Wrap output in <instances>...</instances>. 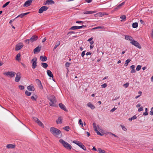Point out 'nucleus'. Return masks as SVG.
<instances>
[{
    "instance_id": "53",
    "label": "nucleus",
    "mask_w": 153,
    "mask_h": 153,
    "mask_svg": "<svg viewBox=\"0 0 153 153\" xmlns=\"http://www.w3.org/2000/svg\"><path fill=\"white\" fill-rule=\"evenodd\" d=\"M75 33V32L73 31H70L68 32L67 34V35H69V34H73V33Z\"/></svg>"
},
{
    "instance_id": "9",
    "label": "nucleus",
    "mask_w": 153,
    "mask_h": 153,
    "mask_svg": "<svg viewBox=\"0 0 153 153\" xmlns=\"http://www.w3.org/2000/svg\"><path fill=\"white\" fill-rule=\"evenodd\" d=\"M48 7L47 6H43L41 7L39 10V13H42L44 11L47 10Z\"/></svg>"
},
{
    "instance_id": "1",
    "label": "nucleus",
    "mask_w": 153,
    "mask_h": 153,
    "mask_svg": "<svg viewBox=\"0 0 153 153\" xmlns=\"http://www.w3.org/2000/svg\"><path fill=\"white\" fill-rule=\"evenodd\" d=\"M50 131L52 134L57 138H60L62 136L61 131L56 128L53 127H51Z\"/></svg>"
},
{
    "instance_id": "42",
    "label": "nucleus",
    "mask_w": 153,
    "mask_h": 153,
    "mask_svg": "<svg viewBox=\"0 0 153 153\" xmlns=\"http://www.w3.org/2000/svg\"><path fill=\"white\" fill-rule=\"evenodd\" d=\"M38 86L40 89L42 90L43 89V87L42 84L41 83H40L39 84H38Z\"/></svg>"
},
{
    "instance_id": "34",
    "label": "nucleus",
    "mask_w": 153,
    "mask_h": 153,
    "mask_svg": "<svg viewBox=\"0 0 153 153\" xmlns=\"http://www.w3.org/2000/svg\"><path fill=\"white\" fill-rule=\"evenodd\" d=\"M132 27L133 28H136L138 26V24L137 22H134L132 24Z\"/></svg>"
},
{
    "instance_id": "32",
    "label": "nucleus",
    "mask_w": 153,
    "mask_h": 153,
    "mask_svg": "<svg viewBox=\"0 0 153 153\" xmlns=\"http://www.w3.org/2000/svg\"><path fill=\"white\" fill-rule=\"evenodd\" d=\"M39 126H41V127H44V126L43 124L39 120H38L36 122Z\"/></svg>"
},
{
    "instance_id": "62",
    "label": "nucleus",
    "mask_w": 153,
    "mask_h": 153,
    "mask_svg": "<svg viewBox=\"0 0 153 153\" xmlns=\"http://www.w3.org/2000/svg\"><path fill=\"white\" fill-rule=\"evenodd\" d=\"M133 120H135L137 118V117L136 115L133 116L132 117H131Z\"/></svg>"
},
{
    "instance_id": "26",
    "label": "nucleus",
    "mask_w": 153,
    "mask_h": 153,
    "mask_svg": "<svg viewBox=\"0 0 153 153\" xmlns=\"http://www.w3.org/2000/svg\"><path fill=\"white\" fill-rule=\"evenodd\" d=\"M48 75L51 77L53 78V75L51 71L50 70H47V71Z\"/></svg>"
},
{
    "instance_id": "37",
    "label": "nucleus",
    "mask_w": 153,
    "mask_h": 153,
    "mask_svg": "<svg viewBox=\"0 0 153 153\" xmlns=\"http://www.w3.org/2000/svg\"><path fill=\"white\" fill-rule=\"evenodd\" d=\"M70 128L68 126H66L63 128V129L66 131H68L69 129H70Z\"/></svg>"
},
{
    "instance_id": "59",
    "label": "nucleus",
    "mask_w": 153,
    "mask_h": 153,
    "mask_svg": "<svg viewBox=\"0 0 153 153\" xmlns=\"http://www.w3.org/2000/svg\"><path fill=\"white\" fill-rule=\"evenodd\" d=\"M76 23H83L84 22L83 21H78L76 22Z\"/></svg>"
},
{
    "instance_id": "49",
    "label": "nucleus",
    "mask_w": 153,
    "mask_h": 153,
    "mask_svg": "<svg viewBox=\"0 0 153 153\" xmlns=\"http://www.w3.org/2000/svg\"><path fill=\"white\" fill-rule=\"evenodd\" d=\"M107 85L106 83H104L101 85V87L103 88H105L107 87Z\"/></svg>"
},
{
    "instance_id": "36",
    "label": "nucleus",
    "mask_w": 153,
    "mask_h": 153,
    "mask_svg": "<svg viewBox=\"0 0 153 153\" xmlns=\"http://www.w3.org/2000/svg\"><path fill=\"white\" fill-rule=\"evenodd\" d=\"M20 56L21 55L19 53L17 54L16 57V59L17 60H19Z\"/></svg>"
},
{
    "instance_id": "60",
    "label": "nucleus",
    "mask_w": 153,
    "mask_h": 153,
    "mask_svg": "<svg viewBox=\"0 0 153 153\" xmlns=\"http://www.w3.org/2000/svg\"><path fill=\"white\" fill-rule=\"evenodd\" d=\"M102 28V27L99 26H98L97 27H94L93 28V29H100V28Z\"/></svg>"
},
{
    "instance_id": "14",
    "label": "nucleus",
    "mask_w": 153,
    "mask_h": 153,
    "mask_svg": "<svg viewBox=\"0 0 153 153\" xmlns=\"http://www.w3.org/2000/svg\"><path fill=\"white\" fill-rule=\"evenodd\" d=\"M59 106L61 109L65 111H67V110L65 106L62 103H60L59 104Z\"/></svg>"
},
{
    "instance_id": "43",
    "label": "nucleus",
    "mask_w": 153,
    "mask_h": 153,
    "mask_svg": "<svg viewBox=\"0 0 153 153\" xmlns=\"http://www.w3.org/2000/svg\"><path fill=\"white\" fill-rule=\"evenodd\" d=\"M30 42V39H26L24 40L25 42L27 44H29Z\"/></svg>"
},
{
    "instance_id": "30",
    "label": "nucleus",
    "mask_w": 153,
    "mask_h": 153,
    "mask_svg": "<svg viewBox=\"0 0 153 153\" xmlns=\"http://www.w3.org/2000/svg\"><path fill=\"white\" fill-rule=\"evenodd\" d=\"M37 96L36 95H34L33 96H32L31 97V99L32 100H34V101H36V99L37 98Z\"/></svg>"
},
{
    "instance_id": "52",
    "label": "nucleus",
    "mask_w": 153,
    "mask_h": 153,
    "mask_svg": "<svg viewBox=\"0 0 153 153\" xmlns=\"http://www.w3.org/2000/svg\"><path fill=\"white\" fill-rule=\"evenodd\" d=\"M143 110V108L142 107H140L138 109V111L140 112Z\"/></svg>"
},
{
    "instance_id": "12",
    "label": "nucleus",
    "mask_w": 153,
    "mask_h": 153,
    "mask_svg": "<svg viewBox=\"0 0 153 153\" xmlns=\"http://www.w3.org/2000/svg\"><path fill=\"white\" fill-rule=\"evenodd\" d=\"M38 39V36L36 35H34L30 39V41L32 43L36 41Z\"/></svg>"
},
{
    "instance_id": "29",
    "label": "nucleus",
    "mask_w": 153,
    "mask_h": 153,
    "mask_svg": "<svg viewBox=\"0 0 153 153\" xmlns=\"http://www.w3.org/2000/svg\"><path fill=\"white\" fill-rule=\"evenodd\" d=\"M42 66L44 68H46L48 67V65L47 63L44 62L41 63Z\"/></svg>"
},
{
    "instance_id": "31",
    "label": "nucleus",
    "mask_w": 153,
    "mask_h": 153,
    "mask_svg": "<svg viewBox=\"0 0 153 153\" xmlns=\"http://www.w3.org/2000/svg\"><path fill=\"white\" fill-rule=\"evenodd\" d=\"M60 41H58L56 43V45L54 47L53 50L57 48V47L60 45Z\"/></svg>"
},
{
    "instance_id": "56",
    "label": "nucleus",
    "mask_w": 153,
    "mask_h": 153,
    "mask_svg": "<svg viewBox=\"0 0 153 153\" xmlns=\"http://www.w3.org/2000/svg\"><path fill=\"white\" fill-rule=\"evenodd\" d=\"M129 85V83H125V84H124V85H123V86H124L125 87V88H127V87H128V86Z\"/></svg>"
},
{
    "instance_id": "3",
    "label": "nucleus",
    "mask_w": 153,
    "mask_h": 153,
    "mask_svg": "<svg viewBox=\"0 0 153 153\" xmlns=\"http://www.w3.org/2000/svg\"><path fill=\"white\" fill-rule=\"evenodd\" d=\"M37 58L36 57H35L32 59L31 62L32 63V68L33 69H34L36 68L37 66Z\"/></svg>"
},
{
    "instance_id": "64",
    "label": "nucleus",
    "mask_w": 153,
    "mask_h": 153,
    "mask_svg": "<svg viewBox=\"0 0 153 153\" xmlns=\"http://www.w3.org/2000/svg\"><path fill=\"white\" fill-rule=\"evenodd\" d=\"M99 13L100 14V17H102V16H103V15H104V13Z\"/></svg>"
},
{
    "instance_id": "16",
    "label": "nucleus",
    "mask_w": 153,
    "mask_h": 153,
    "mask_svg": "<svg viewBox=\"0 0 153 153\" xmlns=\"http://www.w3.org/2000/svg\"><path fill=\"white\" fill-rule=\"evenodd\" d=\"M48 98L50 101L51 100H55V99H56L55 97L53 95H49L48 97Z\"/></svg>"
},
{
    "instance_id": "54",
    "label": "nucleus",
    "mask_w": 153,
    "mask_h": 153,
    "mask_svg": "<svg viewBox=\"0 0 153 153\" xmlns=\"http://www.w3.org/2000/svg\"><path fill=\"white\" fill-rule=\"evenodd\" d=\"M126 16L125 15H123L122 16H120V19H126Z\"/></svg>"
},
{
    "instance_id": "22",
    "label": "nucleus",
    "mask_w": 153,
    "mask_h": 153,
    "mask_svg": "<svg viewBox=\"0 0 153 153\" xmlns=\"http://www.w3.org/2000/svg\"><path fill=\"white\" fill-rule=\"evenodd\" d=\"M16 147L15 145L12 144H8L6 146V147L7 149H13L14 148Z\"/></svg>"
},
{
    "instance_id": "35",
    "label": "nucleus",
    "mask_w": 153,
    "mask_h": 153,
    "mask_svg": "<svg viewBox=\"0 0 153 153\" xmlns=\"http://www.w3.org/2000/svg\"><path fill=\"white\" fill-rule=\"evenodd\" d=\"M79 147H80L82 149L84 150H86V149L85 146H84L82 143L79 146Z\"/></svg>"
},
{
    "instance_id": "57",
    "label": "nucleus",
    "mask_w": 153,
    "mask_h": 153,
    "mask_svg": "<svg viewBox=\"0 0 153 153\" xmlns=\"http://www.w3.org/2000/svg\"><path fill=\"white\" fill-rule=\"evenodd\" d=\"M99 13H96L94 15V16L96 17H100Z\"/></svg>"
},
{
    "instance_id": "46",
    "label": "nucleus",
    "mask_w": 153,
    "mask_h": 153,
    "mask_svg": "<svg viewBox=\"0 0 153 153\" xmlns=\"http://www.w3.org/2000/svg\"><path fill=\"white\" fill-rule=\"evenodd\" d=\"M71 64L69 62H66V63H65V66L66 67H69L70 66V65Z\"/></svg>"
},
{
    "instance_id": "61",
    "label": "nucleus",
    "mask_w": 153,
    "mask_h": 153,
    "mask_svg": "<svg viewBox=\"0 0 153 153\" xmlns=\"http://www.w3.org/2000/svg\"><path fill=\"white\" fill-rule=\"evenodd\" d=\"M116 108H115V107L114 108H113L111 110V112H114V111H115V110H116Z\"/></svg>"
},
{
    "instance_id": "44",
    "label": "nucleus",
    "mask_w": 153,
    "mask_h": 153,
    "mask_svg": "<svg viewBox=\"0 0 153 153\" xmlns=\"http://www.w3.org/2000/svg\"><path fill=\"white\" fill-rule=\"evenodd\" d=\"M19 88L21 90H23L24 89V86L23 85H19Z\"/></svg>"
},
{
    "instance_id": "13",
    "label": "nucleus",
    "mask_w": 153,
    "mask_h": 153,
    "mask_svg": "<svg viewBox=\"0 0 153 153\" xmlns=\"http://www.w3.org/2000/svg\"><path fill=\"white\" fill-rule=\"evenodd\" d=\"M50 102L49 103L50 105L51 106L55 107L56 106V99H55V100H50Z\"/></svg>"
},
{
    "instance_id": "21",
    "label": "nucleus",
    "mask_w": 153,
    "mask_h": 153,
    "mask_svg": "<svg viewBox=\"0 0 153 153\" xmlns=\"http://www.w3.org/2000/svg\"><path fill=\"white\" fill-rule=\"evenodd\" d=\"M41 46L39 47V46H38L35 48L33 50L34 53H35L36 52H39L41 50Z\"/></svg>"
},
{
    "instance_id": "6",
    "label": "nucleus",
    "mask_w": 153,
    "mask_h": 153,
    "mask_svg": "<svg viewBox=\"0 0 153 153\" xmlns=\"http://www.w3.org/2000/svg\"><path fill=\"white\" fill-rule=\"evenodd\" d=\"M130 43L132 45H134L136 47L138 48L139 49L141 48V46L140 45L139 43L137 41L134 40V39L132 41H131Z\"/></svg>"
},
{
    "instance_id": "55",
    "label": "nucleus",
    "mask_w": 153,
    "mask_h": 153,
    "mask_svg": "<svg viewBox=\"0 0 153 153\" xmlns=\"http://www.w3.org/2000/svg\"><path fill=\"white\" fill-rule=\"evenodd\" d=\"M85 51H82L81 53V56L82 57H83L84 55H85Z\"/></svg>"
},
{
    "instance_id": "15",
    "label": "nucleus",
    "mask_w": 153,
    "mask_h": 153,
    "mask_svg": "<svg viewBox=\"0 0 153 153\" xmlns=\"http://www.w3.org/2000/svg\"><path fill=\"white\" fill-rule=\"evenodd\" d=\"M27 89L30 91H34L35 90V88L33 85H31L27 86Z\"/></svg>"
},
{
    "instance_id": "5",
    "label": "nucleus",
    "mask_w": 153,
    "mask_h": 153,
    "mask_svg": "<svg viewBox=\"0 0 153 153\" xmlns=\"http://www.w3.org/2000/svg\"><path fill=\"white\" fill-rule=\"evenodd\" d=\"M96 124L94 123H93V126L94 127V130L96 133H97L98 135H102L101 133L98 131V129L99 130L100 127L99 126L97 125L96 126Z\"/></svg>"
},
{
    "instance_id": "50",
    "label": "nucleus",
    "mask_w": 153,
    "mask_h": 153,
    "mask_svg": "<svg viewBox=\"0 0 153 153\" xmlns=\"http://www.w3.org/2000/svg\"><path fill=\"white\" fill-rule=\"evenodd\" d=\"M79 141L78 140H74L73 141V143L77 145L78 144H79Z\"/></svg>"
},
{
    "instance_id": "45",
    "label": "nucleus",
    "mask_w": 153,
    "mask_h": 153,
    "mask_svg": "<svg viewBox=\"0 0 153 153\" xmlns=\"http://www.w3.org/2000/svg\"><path fill=\"white\" fill-rule=\"evenodd\" d=\"M24 14L23 13H21V14H20V15H18L17 16L16 18V19L19 17H20L21 18H22L23 16H24V15H23Z\"/></svg>"
},
{
    "instance_id": "7",
    "label": "nucleus",
    "mask_w": 153,
    "mask_h": 153,
    "mask_svg": "<svg viewBox=\"0 0 153 153\" xmlns=\"http://www.w3.org/2000/svg\"><path fill=\"white\" fill-rule=\"evenodd\" d=\"M24 45L22 42H19L16 45L15 50L18 51L20 50L23 46Z\"/></svg>"
},
{
    "instance_id": "19",
    "label": "nucleus",
    "mask_w": 153,
    "mask_h": 153,
    "mask_svg": "<svg viewBox=\"0 0 153 153\" xmlns=\"http://www.w3.org/2000/svg\"><path fill=\"white\" fill-rule=\"evenodd\" d=\"M54 3V2L52 0H47L46 1L45 3L44 4L45 5L47 4H53Z\"/></svg>"
},
{
    "instance_id": "33",
    "label": "nucleus",
    "mask_w": 153,
    "mask_h": 153,
    "mask_svg": "<svg viewBox=\"0 0 153 153\" xmlns=\"http://www.w3.org/2000/svg\"><path fill=\"white\" fill-rule=\"evenodd\" d=\"M131 61V59H127L125 62L124 65L125 66H127L128 63Z\"/></svg>"
},
{
    "instance_id": "28",
    "label": "nucleus",
    "mask_w": 153,
    "mask_h": 153,
    "mask_svg": "<svg viewBox=\"0 0 153 153\" xmlns=\"http://www.w3.org/2000/svg\"><path fill=\"white\" fill-rule=\"evenodd\" d=\"M97 151L99 153H105V150L102 149L100 148H98Z\"/></svg>"
},
{
    "instance_id": "40",
    "label": "nucleus",
    "mask_w": 153,
    "mask_h": 153,
    "mask_svg": "<svg viewBox=\"0 0 153 153\" xmlns=\"http://www.w3.org/2000/svg\"><path fill=\"white\" fill-rule=\"evenodd\" d=\"M10 3V1H9L7 2L6 3H5V4H4L2 6L3 8H4L6 7L7 5H8V4Z\"/></svg>"
},
{
    "instance_id": "8",
    "label": "nucleus",
    "mask_w": 153,
    "mask_h": 153,
    "mask_svg": "<svg viewBox=\"0 0 153 153\" xmlns=\"http://www.w3.org/2000/svg\"><path fill=\"white\" fill-rule=\"evenodd\" d=\"M16 74V76L15 80L16 82H19L21 79V74L20 72H18Z\"/></svg>"
},
{
    "instance_id": "23",
    "label": "nucleus",
    "mask_w": 153,
    "mask_h": 153,
    "mask_svg": "<svg viewBox=\"0 0 153 153\" xmlns=\"http://www.w3.org/2000/svg\"><path fill=\"white\" fill-rule=\"evenodd\" d=\"M97 12L96 11H86L85 12H84V14H92L94 13H95Z\"/></svg>"
},
{
    "instance_id": "47",
    "label": "nucleus",
    "mask_w": 153,
    "mask_h": 153,
    "mask_svg": "<svg viewBox=\"0 0 153 153\" xmlns=\"http://www.w3.org/2000/svg\"><path fill=\"white\" fill-rule=\"evenodd\" d=\"M36 81L37 83V85L39 84L40 83H41V81L38 79H36Z\"/></svg>"
},
{
    "instance_id": "11",
    "label": "nucleus",
    "mask_w": 153,
    "mask_h": 153,
    "mask_svg": "<svg viewBox=\"0 0 153 153\" xmlns=\"http://www.w3.org/2000/svg\"><path fill=\"white\" fill-rule=\"evenodd\" d=\"M32 1V0H28L26 1L24 4L23 6L24 7H27L30 6V5Z\"/></svg>"
},
{
    "instance_id": "51",
    "label": "nucleus",
    "mask_w": 153,
    "mask_h": 153,
    "mask_svg": "<svg viewBox=\"0 0 153 153\" xmlns=\"http://www.w3.org/2000/svg\"><path fill=\"white\" fill-rule=\"evenodd\" d=\"M79 123L80 125H81L82 126H83V123L81 119H80L79 120Z\"/></svg>"
},
{
    "instance_id": "41",
    "label": "nucleus",
    "mask_w": 153,
    "mask_h": 153,
    "mask_svg": "<svg viewBox=\"0 0 153 153\" xmlns=\"http://www.w3.org/2000/svg\"><path fill=\"white\" fill-rule=\"evenodd\" d=\"M141 66L140 65H137V67L136 68V70L137 71H139V70H140V69H141Z\"/></svg>"
},
{
    "instance_id": "38",
    "label": "nucleus",
    "mask_w": 153,
    "mask_h": 153,
    "mask_svg": "<svg viewBox=\"0 0 153 153\" xmlns=\"http://www.w3.org/2000/svg\"><path fill=\"white\" fill-rule=\"evenodd\" d=\"M25 94L28 96H30L31 94V93L27 91H26L25 92Z\"/></svg>"
},
{
    "instance_id": "10",
    "label": "nucleus",
    "mask_w": 153,
    "mask_h": 153,
    "mask_svg": "<svg viewBox=\"0 0 153 153\" xmlns=\"http://www.w3.org/2000/svg\"><path fill=\"white\" fill-rule=\"evenodd\" d=\"M86 26L83 25L81 26H74L70 28V30H74L77 29H80L83 27H85Z\"/></svg>"
},
{
    "instance_id": "63",
    "label": "nucleus",
    "mask_w": 153,
    "mask_h": 153,
    "mask_svg": "<svg viewBox=\"0 0 153 153\" xmlns=\"http://www.w3.org/2000/svg\"><path fill=\"white\" fill-rule=\"evenodd\" d=\"M91 53L90 52H87L86 53V55H90L91 54Z\"/></svg>"
},
{
    "instance_id": "27",
    "label": "nucleus",
    "mask_w": 153,
    "mask_h": 153,
    "mask_svg": "<svg viewBox=\"0 0 153 153\" xmlns=\"http://www.w3.org/2000/svg\"><path fill=\"white\" fill-rule=\"evenodd\" d=\"M125 3V2H123L120 4H119V5H118L117 7H116L114 8L115 10H116L120 8L122 5L124 4Z\"/></svg>"
},
{
    "instance_id": "58",
    "label": "nucleus",
    "mask_w": 153,
    "mask_h": 153,
    "mask_svg": "<svg viewBox=\"0 0 153 153\" xmlns=\"http://www.w3.org/2000/svg\"><path fill=\"white\" fill-rule=\"evenodd\" d=\"M110 135H113V136H114V137H118V136L116 135L115 134L111 133V132H110Z\"/></svg>"
},
{
    "instance_id": "39",
    "label": "nucleus",
    "mask_w": 153,
    "mask_h": 153,
    "mask_svg": "<svg viewBox=\"0 0 153 153\" xmlns=\"http://www.w3.org/2000/svg\"><path fill=\"white\" fill-rule=\"evenodd\" d=\"M120 126L121 127L123 130L126 131L127 130L126 128L124 126L121 125H120Z\"/></svg>"
},
{
    "instance_id": "4",
    "label": "nucleus",
    "mask_w": 153,
    "mask_h": 153,
    "mask_svg": "<svg viewBox=\"0 0 153 153\" xmlns=\"http://www.w3.org/2000/svg\"><path fill=\"white\" fill-rule=\"evenodd\" d=\"M16 74V73L13 71L5 72L4 73V74L5 75L8 76H9L10 77H13Z\"/></svg>"
},
{
    "instance_id": "24",
    "label": "nucleus",
    "mask_w": 153,
    "mask_h": 153,
    "mask_svg": "<svg viewBox=\"0 0 153 153\" xmlns=\"http://www.w3.org/2000/svg\"><path fill=\"white\" fill-rule=\"evenodd\" d=\"M40 59L41 61L42 62H45L47 60V58L46 56H41L40 57Z\"/></svg>"
},
{
    "instance_id": "48",
    "label": "nucleus",
    "mask_w": 153,
    "mask_h": 153,
    "mask_svg": "<svg viewBox=\"0 0 153 153\" xmlns=\"http://www.w3.org/2000/svg\"><path fill=\"white\" fill-rule=\"evenodd\" d=\"M33 120L36 122L39 120L38 118L36 117H33Z\"/></svg>"
},
{
    "instance_id": "20",
    "label": "nucleus",
    "mask_w": 153,
    "mask_h": 153,
    "mask_svg": "<svg viewBox=\"0 0 153 153\" xmlns=\"http://www.w3.org/2000/svg\"><path fill=\"white\" fill-rule=\"evenodd\" d=\"M125 39L126 40L131 41L134 39L132 37L128 35L125 36Z\"/></svg>"
},
{
    "instance_id": "18",
    "label": "nucleus",
    "mask_w": 153,
    "mask_h": 153,
    "mask_svg": "<svg viewBox=\"0 0 153 153\" xmlns=\"http://www.w3.org/2000/svg\"><path fill=\"white\" fill-rule=\"evenodd\" d=\"M87 105L88 107L90 108L91 109H93L95 108V106L93 105L91 102H89L88 103Z\"/></svg>"
},
{
    "instance_id": "17",
    "label": "nucleus",
    "mask_w": 153,
    "mask_h": 153,
    "mask_svg": "<svg viewBox=\"0 0 153 153\" xmlns=\"http://www.w3.org/2000/svg\"><path fill=\"white\" fill-rule=\"evenodd\" d=\"M135 66L134 65H132L130 67V68L131 69V73L133 74L135 73L136 72L135 69Z\"/></svg>"
},
{
    "instance_id": "2",
    "label": "nucleus",
    "mask_w": 153,
    "mask_h": 153,
    "mask_svg": "<svg viewBox=\"0 0 153 153\" xmlns=\"http://www.w3.org/2000/svg\"><path fill=\"white\" fill-rule=\"evenodd\" d=\"M59 142L65 148L68 150H71L72 148L71 146L67 142L63 140L60 139L59 140Z\"/></svg>"
},
{
    "instance_id": "25",
    "label": "nucleus",
    "mask_w": 153,
    "mask_h": 153,
    "mask_svg": "<svg viewBox=\"0 0 153 153\" xmlns=\"http://www.w3.org/2000/svg\"><path fill=\"white\" fill-rule=\"evenodd\" d=\"M62 118L61 117H58L57 120H56V122L57 124H61L62 123Z\"/></svg>"
}]
</instances>
